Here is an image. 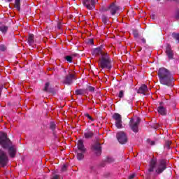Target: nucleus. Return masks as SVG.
I'll return each instance as SVG.
<instances>
[{
    "mask_svg": "<svg viewBox=\"0 0 179 179\" xmlns=\"http://www.w3.org/2000/svg\"><path fill=\"white\" fill-rule=\"evenodd\" d=\"M85 117H87V118H88V119L90 120L91 121H94V120L93 119V117H92V116H90V115H89V113H86V114H85Z\"/></svg>",
    "mask_w": 179,
    "mask_h": 179,
    "instance_id": "nucleus-36",
    "label": "nucleus"
},
{
    "mask_svg": "<svg viewBox=\"0 0 179 179\" xmlns=\"http://www.w3.org/2000/svg\"><path fill=\"white\" fill-rule=\"evenodd\" d=\"M118 97H120V99H122V97H124V91L122 90L120 91Z\"/></svg>",
    "mask_w": 179,
    "mask_h": 179,
    "instance_id": "nucleus-35",
    "label": "nucleus"
},
{
    "mask_svg": "<svg viewBox=\"0 0 179 179\" xmlns=\"http://www.w3.org/2000/svg\"><path fill=\"white\" fill-rule=\"evenodd\" d=\"M116 138L121 145H125L128 142V137L124 131H119L116 135Z\"/></svg>",
    "mask_w": 179,
    "mask_h": 179,
    "instance_id": "nucleus-7",
    "label": "nucleus"
},
{
    "mask_svg": "<svg viewBox=\"0 0 179 179\" xmlns=\"http://www.w3.org/2000/svg\"><path fill=\"white\" fill-rule=\"evenodd\" d=\"M0 51H6V46L5 45H0Z\"/></svg>",
    "mask_w": 179,
    "mask_h": 179,
    "instance_id": "nucleus-34",
    "label": "nucleus"
},
{
    "mask_svg": "<svg viewBox=\"0 0 179 179\" xmlns=\"http://www.w3.org/2000/svg\"><path fill=\"white\" fill-rule=\"evenodd\" d=\"M99 66L102 69H108V71L111 69V58L108 54L106 53L102 55V57L99 58Z\"/></svg>",
    "mask_w": 179,
    "mask_h": 179,
    "instance_id": "nucleus-4",
    "label": "nucleus"
},
{
    "mask_svg": "<svg viewBox=\"0 0 179 179\" xmlns=\"http://www.w3.org/2000/svg\"><path fill=\"white\" fill-rule=\"evenodd\" d=\"M73 58L71 56H66L65 59L66 61H68V62H72V59Z\"/></svg>",
    "mask_w": 179,
    "mask_h": 179,
    "instance_id": "nucleus-32",
    "label": "nucleus"
},
{
    "mask_svg": "<svg viewBox=\"0 0 179 179\" xmlns=\"http://www.w3.org/2000/svg\"><path fill=\"white\" fill-rule=\"evenodd\" d=\"M171 145V141H166V144H165V148H166V149H170V145Z\"/></svg>",
    "mask_w": 179,
    "mask_h": 179,
    "instance_id": "nucleus-33",
    "label": "nucleus"
},
{
    "mask_svg": "<svg viewBox=\"0 0 179 179\" xmlns=\"http://www.w3.org/2000/svg\"><path fill=\"white\" fill-rule=\"evenodd\" d=\"M166 54L169 59L174 58V53L173 52V50H171V45L170 44L166 45Z\"/></svg>",
    "mask_w": 179,
    "mask_h": 179,
    "instance_id": "nucleus-14",
    "label": "nucleus"
},
{
    "mask_svg": "<svg viewBox=\"0 0 179 179\" xmlns=\"http://www.w3.org/2000/svg\"><path fill=\"white\" fill-rule=\"evenodd\" d=\"M157 73L159 78V82L162 83V85H165V86L173 87L174 77H173L171 73H170V71L164 67H162L159 69Z\"/></svg>",
    "mask_w": 179,
    "mask_h": 179,
    "instance_id": "nucleus-3",
    "label": "nucleus"
},
{
    "mask_svg": "<svg viewBox=\"0 0 179 179\" xmlns=\"http://www.w3.org/2000/svg\"><path fill=\"white\" fill-rule=\"evenodd\" d=\"M6 1V2H12V1H13V0H5Z\"/></svg>",
    "mask_w": 179,
    "mask_h": 179,
    "instance_id": "nucleus-46",
    "label": "nucleus"
},
{
    "mask_svg": "<svg viewBox=\"0 0 179 179\" xmlns=\"http://www.w3.org/2000/svg\"><path fill=\"white\" fill-rule=\"evenodd\" d=\"M3 89V86H0V97H1V95L2 94Z\"/></svg>",
    "mask_w": 179,
    "mask_h": 179,
    "instance_id": "nucleus-43",
    "label": "nucleus"
},
{
    "mask_svg": "<svg viewBox=\"0 0 179 179\" xmlns=\"http://www.w3.org/2000/svg\"><path fill=\"white\" fill-rule=\"evenodd\" d=\"M134 178H135V174H134V173L131 174V175L129 177V179H134Z\"/></svg>",
    "mask_w": 179,
    "mask_h": 179,
    "instance_id": "nucleus-42",
    "label": "nucleus"
},
{
    "mask_svg": "<svg viewBox=\"0 0 179 179\" xmlns=\"http://www.w3.org/2000/svg\"><path fill=\"white\" fill-rule=\"evenodd\" d=\"M93 135H94V133L92 130H87L84 133V137L85 139H90L93 138Z\"/></svg>",
    "mask_w": 179,
    "mask_h": 179,
    "instance_id": "nucleus-18",
    "label": "nucleus"
},
{
    "mask_svg": "<svg viewBox=\"0 0 179 179\" xmlns=\"http://www.w3.org/2000/svg\"><path fill=\"white\" fill-rule=\"evenodd\" d=\"M0 145L3 149H7L8 155L11 159L16 157L17 149L16 145H13L10 139L8 138V134L4 132H0Z\"/></svg>",
    "mask_w": 179,
    "mask_h": 179,
    "instance_id": "nucleus-1",
    "label": "nucleus"
},
{
    "mask_svg": "<svg viewBox=\"0 0 179 179\" xmlns=\"http://www.w3.org/2000/svg\"><path fill=\"white\" fill-rule=\"evenodd\" d=\"M44 92H48L49 93H53L54 92V89L50 88V83H46L45 84V87H44Z\"/></svg>",
    "mask_w": 179,
    "mask_h": 179,
    "instance_id": "nucleus-19",
    "label": "nucleus"
},
{
    "mask_svg": "<svg viewBox=\"0 0 179 179\" xmlns=\"http://www.w3.org/2000/svg\"><path fill=\"white\" fill-rule=\"evenodd\" d=\"M90 173H91V174H96V167L94 166H90Z\"/></svg>",
    "mask_w": 179,
    "mask_h": 179,
    "instance_id": "nucleus-25",
    "label": "nucleus"
},
{
    "mask_svg": "<svg viewBox=\"0 0 179 179\" xmlns=\"http://www.w3.org/2000/svg\"><path fill=\"white\" fill-rule=\"evenodd\" d=\"M139 124H141V118L139 117H136V118H132L130 120L129 125L131 131L133 132H138Z\"/></svg>",
    "mask_w": 179,
    "mask_h": 179,
    "instance_id": "nucleus-6",
    "label": "nucleus"
},
{
    "mask_svg": "<svg viewBox=\"0 0 179 179\" xmlns=\"http://www.w3.org/2000/svg\"><path fill=\"white\" fill-rule=\"evenodd\" d=\"M113 120L115 121V126L119 129H121L122 128V117L119 113H115L113 115Z\"/></svg>",
    "mask_w": 179,
    "mask_h": 179,
    "instance_id": "nucleus-8",
    "label": "nucleus"
},
{
    "mask_svg": "<svg viewBox=\"0 0 179 179\" xmlns=\"http://www.w3.org/2000/svg\"><path fill=\"white\" fill-rule=\"evenodd\" d=\"M141 41H142V43H143V44H145L146 43V39L145 38H142L141 39Z\"/></svg>",
    "mask_w": 179,
    "mask_h": 179,
    "instance_id": "nucleus-44",
    "label": "nucleus"
},
{
    "mask_svg": "<svg viewBox=\"0 0 179 179\" xmlns=\"http://www.w3.org/2000/svg\"><path fill=\"white\" fill-rule=\"evenodd\" d=\"M88 43L91 44L92 45H93V44H94V41L93 39H89L88 41Z\"/></svg>",
    "mask_w": 179,
    "mask_h": 179,
    "instance_id": "nucleus-39",
    "label": "nucleus"
},
{
    "mask_svg": "<svg viewBox=\"0 0 179 179\" xmlns=\"http://www.w3.org/2000/svg\"><path fill=\"white\" fill-rule=\"evenodd\" d=\"M159 127H160V125L158 124V127L157 128H159Z\"/></svg>",
    "mask_w": 179,
    "mask_h": 179,
    "instance_id": "nucleus-47",
    "label": "nucleus"
},
{
    "mask_svg": "<svg viewBox=\"0 0 179 179\" xmlns=\"http://www.w3.org/2000/svg\"><path fill=\"white\" fill-rule=\"evenodd\" d=\"M85 153L80 152V151H77V159L78 160H83L85 155Z\"/></svg>",
    "mask_w": 179,
    "mask_h": 179,
    "instance_id": "nucleus-21",
    "label": "nucleus"
},
{
    "mask_svg": "<svg viewBox=\"0 0 179 179\" xmlns=\"http://www.w3.org/2000/svg\"><path fill=\"white\" fill-rule=\"evenodd\" d=\"M88 90H89V92H94V87H92V86H89Z\"/></svg>",
    "mask_w": 179,
    "mask_h": 179,
    "instance_id": "nucleus-38",
    "label": "nucleus"
},
{
    "mask_svg": "<svg viewBox=\"0 0 179 179\" xmlns=\"http://www.w3.org/2000/svg\"><path fill=\"white\" fill-rule=\"evenodd\" d=\"M102 22L104 23V24H108V17L106 15H102L101 17Z\"/></svg>",
    "mask_w": 179,
    "mask_h": 179,
    "instance_id": "nucleus-26",
    "label": "nucleus"
},
{
    "mask_svg": "<svg viewBox=\"0 0 179 179\" xmlns=\"http://www.w3.org/2000/svg\"><path fill=\"white\" fill-rule=\"evenodd\" d=\"M15 7L17 10H20V0H15Z\"/></svg>",
    "mask_w": 179,
    "mask_h": 179,
    "instance_id": "nucleus-24",
    "label": "nucleus"
},
{
    "mask_svg": "<svg viewBox=\"0 0 179 179\" xmlns=\"http://www.w3.org/2000/svg\"><path fill=\"white\" fill-rule=\"evenodd\" d=\"M67 169H68V164H64L62 167V171L65 172L66 171Z\"/></svg>",
    "mask_w": 179,
    "mask_h": 179,
    "instance_id": "nucleus-30",
    "label": "nucleus"
},
{
    "mask_svg": "<svg viewBox=\"0 0 179 179\" xmlns=\"http://www.w3.org/2000/svg\"><path fill=\"white\" fill-rule=\"evenodd\" d=\"M9 164V155L3 149H0V167L5 168Z\"/></svg>",
    "mask_w": 179,
    "mask_h": 179,
    "instance_id": "nucleus-5",
    "label": "nucleus"
},
{
    "mask_svg": "<svg viewBox=\"0 0 179 179\" xmlns=\"http://www.w3.org/2000/svg\"><path fill=\"white\" fill-rule=\"evenodd\" d=\"M115 161V159H114V158H113L111 157H108L106 159V162L107 163H114Z\"/></svg>",
    "mask_w": 179,
    "mask_h": 179,
    "instance_id": "nucleus-27",
    "label": "nucleus"
},
{
    "mask_svg": "<svg viewBox=\"0 0 179 179\" xmlns=\"http://www.w3.org/2000/svg\"><path fill=\"white\" fill-rule=\"evenodd\" d=\"M138 51H142V48L141 47H138Z\"/></svg>",
    "mask_w": 179,
    "mask_h": 179,
    "instance_id": "nucleus-45",
    "label": "nucleus"
},
{
    "mask_svg": "<svg viewBox=\"0 0 179 179\" xmlns=\"http://www.w3.org/2000/svg\"><path fill=\"white\" fill-rule=\"evenodd\" d=\"M166 169H167L166 160L160 159L157 163V159L156 158H152L150 162L147 174L148 177H150L152 173H153L155 171L156 174H162V173H163Z\"/></svg>",
    "mask_w": 179,
    "mask_h": 179,
    "instance_id": "nucleus-2",
    "label": "nucleus"
},
{
    "mask_svg": "<svg viewBox=\"0 0 179 179\" xmlns=\"http://www.w3.org/2000/svg\"><path fill=\"white\" fill-rule=\"evenodd\" d=\"M52 179H59V176L58 175H55L52 177Z\"/></svg>",
    "mask_w": 179,
    "mask_h": 179,
    "instance_id": "nucleus-41",
    "label": "nucleus"
},
{
    "mask_svg": "<svg viewBox=\"0 0 179 179\" xmlns=\"http://www.w3.org/2000/svg\"><path fill=\"white\" fill-rule=\"evenodd\" d=\"M50 128L52 131H55V128H57V125L54 122H51L50 124Z\"/></svg>",
    "mask_w": 179,
    "mask_h": 179,
    "instance_id": "nucleus-28",
    "label": "nucleus"
},
{
    "mask_svg": "<svg viewBox=\"0 0 179 179\" xmlns=\"http://www.w3.org/2000/svg\"><path fill=\"white\" fill-rule=\"evenodd\" d=\"M78 152H81L82 153H86V148H85V145H83V141L79 140L78 142Z\"/></svg>",
    "mask_w": 179,
    "mask_h": 179,
    "instance_id": "nucleus-16",
    "label": "nucleus"
},
{
    "mask_svg": "<svg viewBox=\"0 0 179 179\" xmlns=\"http://www.w3.org/2000/svg\"><path fill=\"white\" fill-rule=\"evenodd\" d=\"M174 17H175V19H176L177 20H179V9H178V10L176 11Z\"/></svg>",
    "mask_w": 179,
    "mask_h": 179,
    "instance_id": "nucleus-31",
    "label": "nucleus"
},
{
    "mask_svg": "<svg viewBox=\"0 0 179 179\" xmlns=\"http://www.w3.org/2000/svg\"><path fill=\"white\" fill-rule=\"evenodd\" d=\"M172 37H173L175 40H177L179 43V34L173 33Z\"/></svg>",
    "mask_w": 179,
    "mask_h": 179,
    "instance_id": "nucleus-29",
    "label": "nucleus"
},
{
    "mask_svg": "<svg viewBox=\"0 0 179 179\" xmlns=\"http://www.w3.org/2000/svg\"><path fill=\"white\" fill-rule=\"evenodd\" d=\"M92 150L96 156H100L101 155V144L99 142L95 143L92 146Z\"/></svg>",
    "mask_w": 179,
    "mask_h": 179,
    "instance_id": "nucleus-9",
    "label": "nucleus"
},
{
    "mask_svg": "<svg viewBox=\"0 0 179 179\" xmlns=\"http://www.w3.org/2000/svg\"><path fill=\"white\" fill-rule=\"evenodd\" d=\"M86 93V90L79 89L75 91V94L78 96H80L82 94H85Z\"/></svg>",
    "mask_w": 179,
    "mask_h": 179,
    "instance_id": "nucleus-20",
    "label": "nucleus"
},
{
    "mask_svg": "<svg viewBox=\"0 0 179 179\" xmlns=\"http://www.w3.org/2000/svg\"><path fill=\"white\" fill-rule=\"evenodd\" d=\"M0 31H2V33H6V31H8V27L0 23Z\"/></svg>",
    "mask_w": 179,
    "mask_h": 179,
    "instance_id": "nucleus-23",
    "label": "nucleus"
},
{
    "mask_svg": "<svg viewBox=\"0 0 179 179\" xmlns=\"http://www.w3.org/2000/svg\"><path fill=\"white\" fill-rule=\"evenodd\" d=\"M108 9H109L110 13H111V15H115V13H117V12H118V10H120V6H118L115 3H112L110 5Z\"/></svg>",
    "mask_w": 179,
    "mask_h": 179,
    "instance_id": "nucleus-12",
    "label": "nucleus"
},
{
    "mask_svg": "<svg viewBox=\"0 0 179 179\" xmlns=\"http://www.w3.org/2000/svg\"><path fill=\"white\" fill-rule=\"evenodd\" d=\"M158 1H160V0H158Z\"/></svg>",
    "mask_w": 179,
    "mask_h": 179,
    "instance_id": "nucleus-48",
    "label": "nucleus"
},
{
    "mask_svg": "<svg viewBox=\"0 0 179 179\" xmlns=\"http://www.w3.org/2000/svg\"><path fill=\"white\" fill-rule=\"evenodd\" d=\"M137 93H140L141 94H143L144 96H148V94H149V90L148 89V86H146V85H142L138 88Z\"/></svg>",
    "mask_w": 179,
    "mask_h": 179,
    "instance_id": "nucleus-13",
    "label": "nucleus"
},
{
    "mask_svg": "<svg viewBox=\"0 0 179 179\" xmlns=\"http://www.w3.org/2000/svg\"><path fill=\"white\" fill-rule=\"evenodd\" d=\"M147 142H148V143H150V145H151V146L155 145V141H150V139H148Z\"/></svg>",
    "mask_w": 179,
    "mask_h": 179,
    "instance_id": "nucleus-37",
    "label": "nucleus"
},
{
    "mask_svg": "<svg viewBox=\"0 0 179 179\" xmlns=\"http://www.w3.org/2000/svg\"><path fill=\"white\" fill-rule=\"evenodd\" d=\"M83 3L87 9L89 10H92V9H94V0H83Z\"/></svg>",
    "mask_w": 179,
    "mask_h": 179,
    "instance_id": "nucleus-11",
    "label": "nucleus"
},
{
    "mask_svg": "<svg viewBox=\"0 0 179 179\" xmlns=\"http://www.w3.org/2000/svg\"><path fill=\"white\" fill-rule=\"evenodd\" d=\"M57 29H59V30H61V29H62L61 22L57 23Z\"/></svg>",
    "mask_w": 179,
    "mask_h": 179,
    "instance_id": "nucleus-40",
    "label": "nucleus"
},
{
    "mask_svg": "<svg viewBox=\"0 0 179 179\" xmlns=\"http://www.w3.org/2000/svg\"><path fill=\"white\" fill-rule=\"evenodd\" d=\"M28 43L29 45H31L34 43V35L30 34L28 37Z\"/></svg>",
    "mask_w": 179,
    "mask_h": 179,
    "instance_id": "nucleus-22",
    "label": "nucleus"
},
{
    "mask_svg": "<svg viewBox=\"0 0 179 179\" xmlns=\"http://www.w3.org/2000/svg\"><path fill=\"white\" fill-rule=\"evenodd\" d=\"M157 111L161 115H166L167 114V110L166 109V106H164V103L161 102L159 106L157 108Z\"/></svg>",
    "mask_w": 179,
    "mask_h": 179,
    "instance_id": "nucleus-15",
    "label": "nucleus"
},
{
    "mask_svg": "<svg viewBox=\"0 0 179 179\" xmlns=\"http://www.w3.org/2000/svg\"><path fill=\"white\" fill-rule=\"evenodd\" d=\"M93 54L94 55H101V57H102L103 54H107V52L103 51L101 48H96L94 50Z\"/></svg>",
    "mask_w": 179,
    "mask_h": 179,
    "instance_id": "nucleus-17",
    "label": "nucleus"
},
{
    "mask_svg": "<svg viewBox=\"0 0 179 179\" xmlns=\"http://www.w3.org/2000/svg\"><path fill=\"white\" fill-rule=\"evenodd\" d=\"M73 79L76 80V77H75V75L72 73H69L64 77L63 83L69 85H72L73 83Z\"/></svg>",
    "mask_w": 179,
    "mask_h": 179,
    "instance_id": "nucleus-10",
    "label": "nucleus"
}]
</instances>
